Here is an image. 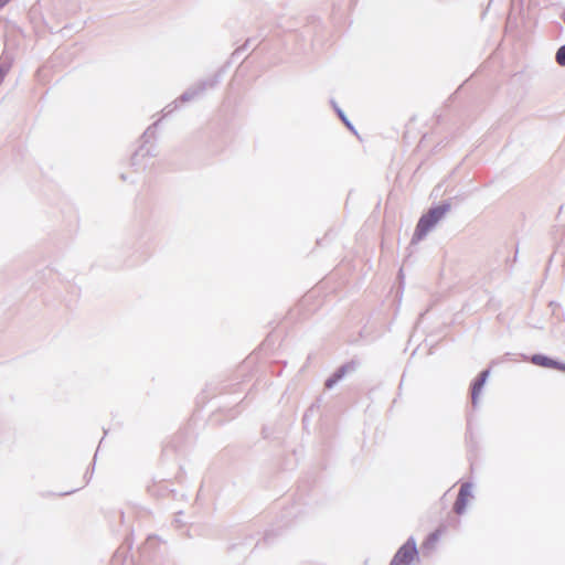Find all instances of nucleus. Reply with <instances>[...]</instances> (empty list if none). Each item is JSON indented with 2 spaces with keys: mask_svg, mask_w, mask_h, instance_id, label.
I'll return each instance as SVG.
<instances>
[{
  "mask_svg": "<svg viewBox=\"0 0 565 565\" xmlns=\"http://www.w3.org/2000/svg\"><path fill=\"white\" fill-rule=\"evenodd\" d=\"M6 0H0V2H4Z\"/></svg>",
  "mask_w": 565,
  "mask_h": 565,
  "instance_id": "nucleus-11",
  "label": "nucleus"
},
{
  "mask_svg": "<svg viewBox=\"0 0 565 565\" xmlns=\"http://www.w3.org/2000/svg\"><path fill=\"white\" fill-rule=\"evenodd\" d=\"M417 555L416 542L409 539L399 547L390 565H411V563L417 558Z\"/></svg>",
  "mask_w": 565,
  "mask_h": 565,
  "instance_id": "nucleus-2",
  "label": "nucleus"
},
{
  "mask_svg": "<svg viewBox=\"0 0 565 565\" xmlns=\"http://www.w3.org/2000/svg\"><path fill=\"white\" fill-rule=\"evenodd\" d=\"M488 375L489 371L481 372L480 376L473 382L471 388H482Z\"/></svg>",
  "mask_w": 565,
  "mask_h": 565,
  "instance_id": "nucleus-5",
  "label": "nucleus"
},
{
  "mask_svg": "<svg viewBox=\"0 0 565 565\" xmlns=\"http://www.w3.org/2000/svg\"><path fill=\"white\" fill-rule=\"evenodd\" d=\"M437 540H438V533H434V534H431V535L427 539V541H426V543H425V544H426V545H428V544H431V545H433Z\"/></svg>",
  "mask_w": 565,
  "mask_h": 565,
  "instance_id": "nucleus-7",
  "label": "nucleus"
},
{
  "mask_svg": "<svg viewBox=\"0 0 565 565\" xmlns=\"http://www.w3.org/2000/svg\"><path fill=\"white\" fill-rule=\"evenodd\" d=\"M531 361L533 364L543 366V367H558L557 362L551 360L547 356L541 355V354L533 355Z\"/></svg>",
  "mask_w": 565,
  "mask_h": 565,
  "instance_id": "nucleus-4",
  "label": "nucleus"
},
{
  "mask_svg": "<svg viewBox=\"0 0 565 565\" xmlns=\"http://www.w3.org/2000/svg\"><path fill=\"white\" fill-rule=\"evenodd\" d=\"M556 62L565 66V45L561 46L556 53Z\"/></svg>",
  "mask_w": 565,
  "mask_h": 565,
  "instance_id": "nucleus-6",
  "label": "nucleus"
},
{
  "mask_svg": "<svg viewBox=\"0 0 565 565\" xmlns=\"http://www.w3.org/2000/svg\"><path fill=\"white\" fill-rule=\"evenodd\" d=\"M449 204L441 205L429 210V212L423 215L417 224L415 236L420 239L423 238L430 228L447 213Z\"/></svg>",
  "mask_w": 565,
  "mask_h": 565,
  "instance_id": "nucleus-1",
  "label": "nucleus"
},
{
  "mask_svg": "<svg viewBox=\"0 0 565 565\" xmlns=\"http://www.w3.org/2000/svg\"><path fill=\"white\" fill-rule=\"evenodd\" d=\"M344 373V370H342L339 374H337V377H341V375Z\"/></svg>",
  "mask_w": 565,
  "mask_h": 565,
  "instance_id": "nucleus-9",
  "label": "nucleus"
},
{
  "mask_svg": "<svg viewBox=\"0 0 565 565\" xmlns=\"http://www.w3.org/2000/svg\"><path fill=\"white\" fill-rule=\"evenodd\" d=\"M471 497V486L469 483H463L460 487L458 498L454 504V510L457 514L463 513Z\"/></svg>",
  "mask_w": 565,
  "mask_h": 565,
  "instance_id": "nucleus-3",
  "label": "nucleus"
},
{
  "mask_svg": "<svg viewBox=\"0 0 565 565\" xmlns=\"http://www.w3.org/2000/svg\"><path fill=\"white\" fill-rule=\"evenodd\" d=\"M334 383H335V381H333V380H329V381L327 382V386H331V385H333Z\"/></svg>",
  "mask_w": 565,
  "mask_h": 565,
  "instance_id": "nucleus-8",
  "label": "nucleus"
},
{
  "mask_svg": "<svg viewBox=\"0 0 565 565\" xmlns=\"http://www.w3.org/2000/svg\"><path fill=\"white\" fill-rule=\"evenodd\" d=\"M472 401L475 402L476 401V394L473 393L472 395Z\"/></svg>",
  "mask_w": 565,
  "mask_h": 565,
  "instance_id": "nucleus-10",
  "label": "nucleus"
}]
</instances>
